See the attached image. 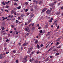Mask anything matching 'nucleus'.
I'll return each instance as SVG.
<instances>
[{"label": "nucleus", "mask_w": 63, "mask_h": 63, "mask_svg": "<svg viewBox=\"0 0 63 63\" xmlns=\"http://www.w3.org/2000/svg\"><path fill=\"white\" fill-rule=\"evenodd\" d=\"M58 1H55L54 2V5H55V4H56V3H58Z\"/></svg>", "instance_id": "obj_17"}, {"label": "nucleus", "mask_w": 63, "mask_h": 63, "mask_svg": "<svg viewBox=\"0 0 63 63\" xmlns=\"http://www.w3.org/2000/svg\"><path fill=\"white\" fill-rule=\"evenodd\" d=\"M32 20V19H30L28 21V24H29L30 23L31 21Z\"/></svg>", "instance_id": "obj_7"}, {"label": "nucleus", "mask_w": 63, "mask_h": 63, "mask_svg": "<svg viewBox=\"0 0 63 63\" xmlns=\"http://www.w3.org/2000/svg\"><path fill=\"white\" fill-rule=\"evenodd\" d=\"M9 7L8 6H6L5 8H9Z\"/></svg>", "instance_id": "obj_34"}, {"label": "nucleus", "mask_w": 63, "mask_h": 63, "mask_svg": "<svg viewBox=\"0 0 63 63\" xmlns=\"http://www.w3.org/2000/svg\"><path fill=\"white\" fill-rule=\"evenodd\" d=\"M18 45H21V43H18Z\"/></svg>", "instance_id": "obj_64"}, {"label": "nucleus", "mask_w": 63, "mask_h": 63, "mask_svg": "<svg viewBox=\"0 0 63 63\" xmlns=\"http://www.w3.org/2000/svg\"><path fill=\"white\" fill-rule=\"evenodd\" d=\"M43 46V45L42 44H41L40 45V46L42 47Z\"/></svg>", "instance_id": "obj_40"}, {"label": "nucleus", "mask_w": 63, "mask_h": 63, "mask_svg": "<svg viewBox=\"0 0 63 63\" xmlns=\"http://www.w3.org/2000/svg\"><path fill=\"white\" fill-rule=\"evenodd\" d=\"M15 11H14L12 10L11 12L12 13V14H14V13Z\"/></svg>", "instance_id": "obj_16"}, {"label": "nucleus", "mask_w": 63, "mask_h": 63, "mask_svg": "<svg viewBox=\"0 0 63 63\" xmlns=\"http://www.w3.org/2000/svg\"><path fill=\"white\" fill-rule=\"evenodd\" d=\"M1 29H2V30H4V29H5V28H4V27H2Z\"/></svg>", "instance_id": "obj_25"}, {"label": "nucleus", "mask_w": 63, "mask_h": 63, "mask_svg": "<svg viewBox=\"0 0 63 63\" xmlns=\"http://www.w3.org/2000/svg\"><path fill=\"white\" fill-rule=\"evenodd\" d=\"M18 18L19 19H20V17H18Z\"/></svg>", "instance_id": "obj_49"}, {"label": "nucleus", "mask_w": 63, "mask_h": 63, "mask_svg": "<svg viewBox=\"0 0 63 63\" xmlns=\"http://www.w3.org/2000/svg\"><path fill=\"white\" fill-rule=\"evenodd\" d=\"M17 9L18 10H20V9H21V6H19L18 7Z\"/></svg>", "instance_id": "obj_15"}, {"label": "nucleus", "mask_w": 63, "mask_h": 63, "mask_svg": "<svg viewBox=\"0 0 63 63\" xmlns=\"http://www.w3.org/2000/svg\"><path fill=\"white\" fill-rule=\"evenodd\" d=\"M61 9H63V7H61Z\"/></svg>", "instance_id": "obj_61"}, {"label": "nucleus", "mask_w": 63, "mask_h": 63, "mask_svg": "<svg viewBox=\"0 0 63 63\" xmlns=\"http://www.w3.org/2000/svg\"><path fill=\"white\" fill-rule=\"evenodd\" d=\"M57 21H55L54 22V24H55V23H57Z\"/></svg>", "instance_id": "obj_21"}, {"label": "nucleus", "mask_w": 63, "mask_h": 63, "mask_svg": "<svg viewBox=\"0 0 63 63\" xmlns=\"http://www.w3.org/2000/svg\"><path fill=\"white\" fill-rule=\"evenodd\" d=\"M39 33H40L41 34L43 33V31L42 30H40L39 31Z\"/></svg>", "instance_id": "obj_14"}, {"label": "nucleus", "mask_w": 63, "mask_h": 63, "mask_svg": "<svg viewBox=\"0 0 63 63\" xmlns=\"http://www.w3.org/2000/svg\"><path fill=\"white\" fill-rule=\"evenodd\" d=\"M50 34V32H49L47 33V35H46V36H48V35H49Z\"/></svg>", "instance_id": "obj_12"}, {"label": "nucleus", "mask_w": 63, "mask_h": 63, "mask_svg": "<svg viewBox=\"0 0 63 63\" xmlns=\"http://www.w3.org/2000/svg\"><path fill=\"white\" fill-rule=\"evenodd\" d=\"M50 43H49L46 46V47H45L46 48H47V47H48V46L49 45Z\"/></svg>", "instance_id": "obj_30"}, {"label": "nucleus", "mask_w": 63, "mask_h": 63, "mask_svg": "<svg viewBox=\"0 0 63 63\" xmlns=\"http://www.w3.org/2000/svg\"><path fill=\"white\" fill-rule=\"evenodd\" d=\"M54 5V3H51L49 4V6L51 7V6H52Z\"/></svg>", "instance_id": "obj_6"}, {"label": "nucleus", "mask_w": 63, "mask_h": 63, "mask_svg": "<svg viewBox=\"0 0 63 63\" xmlns=\"http://www.w3.org/2000/svg\"><path fill=\"white\" fill-rule=\"evenodd\" d=\"M5 12H9V10H5Z\"/></svg>", "instance_id": "obj_31"}, {"label": "nucleus", "mask_w": 63, "mask_h": 63, "mask_svg": "<svg viewBox=\"0 0 63 63\" xmlns=\"http://www.w3.org/2000/svg\"><path fill=\"white\" fill-rule=\"evenodd\" d=\"M58 44H59V42H57L56 45H58Z\"/></svg>", "instance_id": "obj_53"}, {"label": "nucleus", "mask_w": 63, "mask_h": 63, "mask_svg": "<svg viewBox=\"0 0 63 63\" xmlns=\"http://www.w3.org/2000/svg\"><path fill=\"white\" fill-rule=\"evenodd\" d=\"M28 44V43H24L23 45V46H26V45H27Z\"/></svg>", "instance_id": "obj_13"}, {"label": "nucleus", "mask_w": 63, "mask_h": 63, "mask_svg": "<svg viewBox=\"0 0 63 63\" xmlns=\"http://www.w3.org/2000/svg\"><path fill=\"white\" fill-rule=\"evenodd\" d=\"M29 28L27 27H26L25 29V31H28V30H29Z\"/></svg>", "instance_id": "obj_8"}, {"label": "nucleus", "mask_w": 63, "mask_h": 63, "mask_svg": "<svg viewBox=\"0 0 63 63\" xmlns=\"http://www.w3.org/2000/svg\"><path fill=\"white\" fill-rule=\"evenodd\" d=\"M35 27H33L32 28V30H34V29H35Z\"/></svg>", "instance_id": "obj_18"}, {"label": "nucleus", "mask_w": 63, "mask_h": 63, "mask_svg": "<svg viewBox=\"0 0 63 63\" xmlns=\"http://www.w3.org/2000/svg\"><path fill=\"white\" fill-rule=\"evenodd\" d=\"M2 4L3 5H5V1H3L2 2Z\"/></svg>", "instance_id": "obj_20"}, {"label": "nucleus", "mask_w": 63, "mask_h": 63, "mask_svg": "<svg viewBox=\"0 0 63 63\" xmlns=\"http://www.w3.org/2000/svg\"><path fill=\"white\" fill-rule=\"evenodd\" d=\"M27 11H28V9H26L25 10V12H27Z\"/></svg>", "instance_id": "obj_43"}, {"label": "nucleus", "mask_w": 63, "mask_h": 63, "mask_svg": "<svg viewBox=\"0 0 63 63\" xmlns=\"http://www.w3.org/2000/svg\"><path fill=\"white\" fill-rule=\"evenodd\" d=\"M59 28V26H58L57 27V29H58Z\"/></svg>", "instance_id": "obj_59"}, {"label": "nucleus", "mask_w": 63, "mask_h": 63, "mask_svg": "<svg viewBox=\"0 0 63 63\" xmlns=\"http://www.w3.org/2000/svg\"><path fill=\"white\" fill-rule=\"evenodd\" d=\"M50 58H52V56H51L50 57Z\"/></svg>", "instance_id": "obj_55"}, {"label": "nucleus", "mask_w": 63, "mask_h": 63, "mask_svg": "<svg viewBox=\"0 0 63 63\" xmlns=\"http://www.w3.org/2000/svg\"><path fill=\"white\" fill-rule=\"evenodd\" d=\"M52 10V8H50V11H51Z\"/></svg>", "instance_id": "obj_57"}, {"label": "nucleus", "mask_w": 63, "mask_h": 63, "mask_svg": "<svg viewBox=\"0 0 63 63\" xmlns=\"http://www.w3.org/2000/svg\"><path fill=\"white\" fill-rule=\"evenodd\" d=\"M25 4L26 5H28V3H27V2H26Z\"/></svg>", "instance_id": "obj_42"}, {"label": "nucleus", "mask_w": 63, "mask_h": 63, "mask_svg": "<svg viewBox=\"0 0 63 63\" xmlns=\"http://www.w3.org/2000/svg\"><path fill=\"white\" fill-rule=\"evenodd\" d=\"M13 32V31H10V33H12V32Z\"/></svg>", "instance_id": "obj_58"}, {"label": "nucleus", "mask_w": 63, "mask_h": 63, "mask_svg": "<svg viewBox=\"0 0 63 63\" xmlns=\"http://www.w3.org/2000/svg\"><path fill=\"white\" fill-rule=\"evenodd\" d=\"M32 49L33 48H29L28 51V53H29L30 51H32Z\"/></svg>", "instance_id": "obj_1"}, {"label": "nucleus", "mask_w": 63, "mask_h": 63, "mask_svg": "<svg viewBox=\"0 0 63 63\" xmlns=\"http://www.w3.org/2000/svg\"><path fill=\"white\" fill-rule=\"evenodd\" d=\"M16 34H17V35H18V32L17 31H16Z\"/></svg>", "instance_id": "obj_22"}, {"label": "nucleus", "mask_w": 63, "mask_h": 63, "mask_svg": "<svg viewBox=\"0 0 63 63\" xmlns=\"http://www.w3.org/2000/svg\"><path fill=\"white\" fill-rule=\"evenodd\" d=\"M38 29H41V27H39V28H38Z\"/></svg>", "instance_id": "obj_47"}, {"label": "nucleus", "mask_w": 63, "mask_h": 63, "mask_svg": "<svg viewBox=\"0 0 63 63\" xmlns=\"http://www.w3.org/2000/svg\"><path fill=\"white\" fill-rule=\"evenodd\" d=\"M30 34V33H28L26 34V35H27V36H28V35H29Z\"/></svg>", "instance_id": "obj_27"}, {"label": "nucleus", "mask_w": 63, "mask_h": 63, "mask_svg": "<svg viewBox=\"0 0 63 63\" xmlns=\"http://www.w3.org/2000/svg\"><path fill=\"white\" fill-rule=\"evenodd\" d=\"M16 62L17 63H18V60H17L16 61Z\"/></svg>", "instance_id": "obj_54"}, {"label": "nucleus", "mask_w": 63, "mask_h": 63, "mask_svg": "<svg viewBox=\"0 0 63 63\" xmlns=\"http://www.w3.org/2000/svg\"><path fill=\"white\" fill-rule=\"evenodd\" d=\"M47 8H44L42 10V12H44V11H45V10H46Z\"/></svg>", "instance_id": "obj_10"}, {"label": "nucleus", "mask_w": 63, "mask_h": 63, "mask_svg": "<svg viewBox=\"0 0 63 63\" xmlns=\"http://www.w3.org/2000/svg\"><path fill=\"white\" fill-rule=\"evenodd\" d=\"M11 27H12V28H14V26L13 25H11Z\"/></svg>", "instance_id": "obj_39"}, {"label": "nucleus", "mask_w": 63, "mask_h": 63, "mask_svg": "<svg viewBox=\"0 0 63 63\" xmlns=\"http://www.w3.org/2000/svg\"><path fill=\"white\" fill-rule=\"evenodd\" d=\"M25 58H27V55H26V56L25 57Z\"/></svg>", "instance_id": "obj_60"}, {"label": "nucleus", "mask_w": 63, "mask_h": 63, "mask_svg": "<svg viewBox=\"0 0 63 63\" xmlns=\"http://www.w3.org/2000/svg\"><path fill=\"white\" fill-rule=\"evenodd\" d=\"M35 44H37L38 43V40H36V41L35 42Z\"/></svg>", "instance_id": "obj_29"}, {"label": "nucleus", "mask_w": 63, "mask_h": 63, "mask_svg": "<svg viewBox=\"0 0 63 63\" xmlns=\"http://www.w3.org/2000/svg\"><path fill=\"white\" fill-rule=\"evenodd\" d=\"M35 51H33V52H32V54H33L34 52H35Z\"/></svg>", "instance_id": "obj_28"}, {"label": "nucleus", "mask_w": 63, "mask_h": 63, "mask_svg": "<svg viewBox=\"0 0 63 63\" xmlns=\"http://www.w3.org/2000/svg\"><path fill=\"white\" fill-rule=\"evenodd\" d=\"M60 39H61V38H58L56 41V42H59V41L60 40Z\"/></svg>", "instance_id": "obj_9"}, {"label": "nucleus", "mask_w": 63, "mask_h": 63, "mask_svg": "<svg viewBox=\"0 0 63 63\" xmlns=\"http://www.w3.org/2000/svg\"><path fill=\"white\" fill-rule=\"evenodd\" d=\"M46 13L47 14H50L51 13V12L50 11L49 9L47 10Z\"/></svg>", "instance_id": "obj_2"}, {"label": "nucleus", "mask_w": 63, "mask_h": 63, "mask_svg": "<svg viewBox=\"0 0 63 63\" xmlns=\"http://www.w3.org/2000/svg\"><path fill=\"white\" fill-rule=\"evenodd\" d=\"M14 14V15H16V12H15Z\"/></svg>", "instance_id": "obj_50"}, {"label": "nucleus", "mask_w": 63, "mask_h": 63, "mask_svg": "<svg viewBox=\"0 0 63 63\" xmlns=\"http://www.w3.org/2000/svg\"><path fill=\"white\" fill-rule=\"evenodd\" d=\"M18 21L17 20H16V23H18Z\"/></svg>", "instance_id": "obj_26"}, {"label": "nucleus", "mask_w": 63, "mask_h": 63, "mask_svg": "<svg viewBox=\"0 0 63 63\" xmlns=\"http://www.w3.org/2000/svg\"><path fill=\"white\" fill-rule=\"evenodd\" d=\"M45 61H47V59H45L44 60Z\"/></svg>", "instance_id": "obj_63"}, {"label": "nucleus", "mask_w": 63, "mask_h": 63, "mask_svg": "<svg viewBox=\"0 0 63 63\" xmlns=\"http://www.w3.org/2000/svg\"><path fill=\"white\" fill-rule=\"evenodd\" d=\"M30 14L29 13H27V15H29Z\"/></svg>", "instance_id": "obj_44"}, {"label": "nucleus", "mask_w": 63, "mask_h": 63, "mask_svg": "<svg viewBox=\"0 0 63 63\" xmlns=\"http://www.w3.org/2000/svg\"><path fill=\"white\" fill-rule=\"evenodd\" d=\"M46 26H48V24L47 23L46 25Z\"/></svg>", "instance_id": "obj_41"}, {"label": "nucleus", "mask_w": 63, "mask_h": 63, "mask_svg": "<svg viewBox=\"0 0 63 63\" xmlns=\"http://www.w3.org/2000/svg\"><path fill=\"white\" fill-rule=\"evenodd\" d=\"M56 55H59V53H56Z\"/></svg>", "instance_id": "obj_51"}, {"label": "nucleus", "mask_w": 63, "mask_h": 63, "mask_svg": "<svg viewBox=\"0 0 63 63\" xmlns=\"http://www.w3.org/2000/svg\"><path fill=\"white\" fill-rule=\"evenodd\" d=\"M24 62L23 61V63H26V61H27L26 59L25 58H24Z\"/></svg>", "instance_id": "obj_5"}, {"label": "nucleus", "mask_w": 63, "mask_h": 63, "mask_svg": "<svg viewBox=\"0 0 63 63\" xmlns=\"http://www.w3.org/2000/svg\"><path fill=\"white\" fill-rule=\"evenodd\" d=\"M53 18H51V20H53Z\"/></svg>", "instance_id": "obj_46"}, {"label": "nucleus", "mask_w": 63, "mask_h": 63, "mask_svg": "<svg viewBox=\"0 0 63 63\" xmlns=\"http://www.w3.org/2000/svg\"><path fill=\"white\" fill-rule=\"evenodd\" d=\"M11 16H10L9 15L8 16V17L9 18V17H10Z\"/></svg>", "instance_id": "obj_62"}, {"label": "nucleus", "mask_w": 63, "mask_h": 63, "mask_svg": "<svg viewBox=\"0 0 63 63\" xmlns=\"http://www.w3.org/2000/svg\"><path fill=\"white\" fill-rule=\"evenodd\" d=\"M8 41H9V40L8 39H7L6 40V42H8Z\"/></svg>", "instance_id": "obj_37"}, {"label": "nucleus", "mask_w": 63, "mask_h": 63, "mask_svg": "<svg viewBox=\"0 0 63 63\" xmlns=\"http://www.w3.org/2000/svg\"><path fill=\"white\" fill-rule=\"evenodd\" d=\"M32 26H34V23H33L32 24Z\"/></svg>", "instance_id": "obj_38"}, {"label": "nucleus", "mask_w": 63, "mask_h": 63, "mask_svg": "<svg viewBox=\"0 0 63 63\" xmlns=\"http://www.w3.org/2000/svg\"><path fill=\"white\" fill-rule=\"evenodd\" d=\"M39 26H40V25H39V24L37 25V26L38 27H39Z\"/></svg>", "instance_id": "obj_52"}, {"label": "nucleus", "mask_w": 63, "mask_h": 63, "mask_svg": "<svg viewBox=\"0 0 63 63\" xmlns=\"http://www.w3.org/2000/svg\"><path fill=\"white\" fill-rule=\"evenodd\" d=\"M55 47V46H53L49 50H48V52H49V51L50 50H51L53 48Z\"/></svg>", "instance_id": "obj_4"}, {"label": "nucleus", "mask_w": 63, "mask_h": 63, "mask_svg": "<svg viewBox=\"0 0 63 63\" xmlns=\"http://www.w3.org/2000/svg\"><path fill=\"white\" fill-rule=\"evenodd\" d=\"M57 51V50L56 49H55L53 50V51Z\"/></svg>", "instance_id": "obj_33"}, {"label": "nucleus", "mask_w": 63, "mask_h": 63, "mask_svg": "<svg viewBox=\"0 0 63 63\" xmlns=\"http://www.w3.org/2000/svg\"><path fill=\"white\" fill-rule=\"evenodd\" d=\"M61 47V45H60L59 46V47H57V48H56L57 49V48H60V47Z\"/></svg>", "instance_id": "obj_19"}, {"label": "nucleus", "mask_w": 63, "mask_h": 63, "mask_svg": "<svg viewBox=\"0 0 63 63\" xmlns=\"http://www.w3.org/2000/svg\"><path fill=\"white\" fill-rule=\"evenodd\" d=\"M29 61L30 62H32V60H31V59H30V60H29Z\"/></svg>", "instance_id": "obj_35"}, {"label": "nucleus", "mask_w": 63, "mask_h": 63, "mask_svg": "<svg viewBox=\"0 0 63 63\" xmlns=\"http://www.w3.org/2000/svg\"><path fill=\"white\" fill-rule=\"evenodd\" d=\"M3 58V55L2 54H0V59H2Z\"/></svg>", "instance_id": "obj_3"}, {"label": "nucleus", "mask_w": 63, "mask_h": 63, "mask_svg": "<svg viewBox=\"0 0 63 63\" xmlns=\"http://www.w3.org/2000/svg\"><path fill=\"white\" fill-rule=\"evenodd\" d=\"M36 63H39V62L37 61H36Z\"/></svg>", "instance_id": "obj_48"}, {"label": "nucleus", "mask_w": 63, "mask_h": 63, "mask_svg": "<svg viewBox=\"0 0 63 63\" xmlns=\"http://www.w3.org/2000/svg\"><path fill=\"white\" fill-rule=\"evenodd\" d=\"M39 53H40V52H39V51H37L36 52V53L37 54H39Z\"/></svg>", "instance_id": "obj_36"}, {"label": "nucleus", "mask_w": 63, "mask_h": 63, "mask_svg": "<svg viewBox=\"0 0 63 63\" xmlns=\"http://www.w3.org/2000/svg\"><path fill=\"white\" fill-rule=\"evenodd\" d=\"M49 22H52V20H50L49 21Z\"/></svg>", "instance_id": "obj_56"}, {"label": "nucleus", "mask_w": 63, "mask_h": 63, "mask_svg": "<svg viewBox=\"0 0 63 63\" xmlns=\"http://www.w3.org/2000/svg\"><path fill=\"white\" fill-rule=\"evenodd\" d=\"M37 48L38 49H39L40 48V46H39V45L38 44H37Z\"/></svg>", "instance_id": "obj_11"}, {"label": "nucleus", "mask_w": 63, "mask_h": 63, "mask_svg": "<svg viewBox=\"0 0 63 63\" xmlns=\"http://www.w3.org/2000/svg\"><path fill=\"white\" fill-rule=\"evenodd\" d=\"M13 4H14V5H15L16 6V5H17V3H14Z\"/></svg>", "instance_id": "obj_32"}, {"label": "nucleus", "mask_w": 63, "mask_h": 63, "mask_svg": "<svg viewBox=\"0 0 63 63\" xmlns=\"http://www.w3.org/2000/svg\"><path fill=\"white\" fill-rule=\"evenodd\" d=\"M24 15H22L20 16V17H23V16H24Z\"/></svg>", "instance_id": "obj_23"}, {"label": "nucleus", "mask_w": 63, "mask_h": 63, "mask_svg": "<svg viewBox=\"0 0 63 63\" xmlns=\"http://www.w3.org/2000/svg\"><path fill=\"white\" fill-rule=\"evenodd\" d=\"M39 3L40 4H42V1H40L39 2Z\"/></svg>", "instance_id": "obj_24"}, {"label": "nucleus", "mask_w": 63, "mask_h": 63, "mask_svg": "<svg viewBox=\"0 0 63 63\" xmlns=\"http://www.w3.org/2000/svg\"><path fill=\"white\" fill-rule=\"evenodd\" d=\"M13 52H14V53H16V51L15 50H13Z\"/></svg>", "instance_id": "obj_45"}]
</instances>
